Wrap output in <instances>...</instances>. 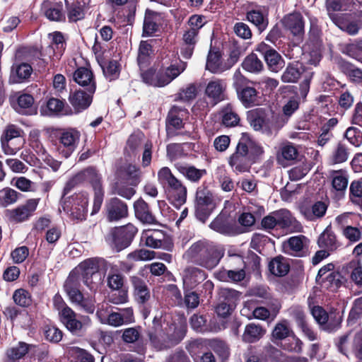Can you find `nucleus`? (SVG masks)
I'll list each match as a JSON object with an SVG mask.
<instances>
[{
	"mask_svg": "<svg viewBox=\"0 0 362 362\" xmlns=\"http://www.w3.org/2000/svg\"><path fill=\"white\" fill-rule=\"evenodd\" d=\"M293 334L286 320H283L276 325L272 332V336L276 339H284Z\"/></svg>",
	"mask_w": 362,
	"mask_h": 362,
	"instance_id": "obj_56",
	"label": "nucleus"
},
{
	"mask_svg": "<svg viewBox=\"0 0 362 362\" xmlns=\"http://www.w3.org/2000/svg\"><path fill=\"white\" fill-rule=\"evenodd\" d=\"M42 11L49 21H61L65 19L62 5L59 3L45 1L42 4Z\"/></svg>",
	"mask_w": 362,
	"mask_h": 362,
	"instance_id": "obj_33",
	"label": "nucleus"
},
{
	"mask_svg": "<svg viewBox=\"0 0 362 362\" xmlns=\"http://www.w3.org/2000/svg\"><path fill=\"white\" fill-rule=\"evenodd\" d=\"M264 334L265 330L261 326L250 323L245 328L243 341L246 343H254L259 340Z\"/></svg>",
	"mask_w": 362,
	"mask_h": 362,
	"instance_id": "obj_41",
	"label": "nucleus"
},
{
	"mask_svg": "<svg viewBox=\"0 0 362 362\" xmlns=\"http://www.w3.org/2000/svg\"><path fill=\"white\" fill-rule=\"evenodd\" d=\"M98 259L89 258L81 262L70 274L74 275L78 281L80 277L88 288L95 290L101 283Z\"/></svg>",
	"mask_w": 362,
	"mask_h": 362,
	"instance_id": "obj_5",
	"label": "nucleus"
},
{
	"mask_svg": "<svg viewBox=\"0 0 362 362\" xmlns=\"http://www.w3.org/2000/svg\"><path fill=\"white\" fill-rule=\"evenodd\" d=\"M107 219L110 221H118L128 215L127 204L118 198H112L106 203Z\"/></svg>",
	"mask_w": 362,
	"mask_h": 362,
	"instance_id": "obj_20",
	"label": "nucleus"
},
{
	"mask_svg": "<svg viewBox=\"0 0 362 362\" xmlns=\"http://www.w3.org/2000/svg\"><path fill=\"white\" fill-rule=\"evenodd\" d=\"M298 151L291 143H286L281 146L276 153V160L279 164L286 166L288 163L296 159Z\"/></svg>",
	"mask_w": 362,
	"mask_h": 362,
	"instance_id": "obj_31",
	"label": "nucleus"
},
{
	"mask_svg": "<svg viewBox=\"0 0 362 362\" xmlns=\"http://www.w3.org/2000/svg\"><path fill=\"white\" fill-rule=\"evenodd\" d=\"M354 6V0H326L325 6L327 14L331 19V14L335 11H350Z\"/></svg>",
	"mask_w": 362,
	"mask_h": 362,
	"instance_id": "obj_38",
	"label": "nucleus"
},
{
	"mask_svg": "<svg viewBox=\"0 0 362 362\" xmlns=\"http://www.w3.org/2000/svg\"><path fill=\"white\" fill-rule=\"evenodd\" d=\"M269 269L272 274L278 276H285L289 271L287 259L281 256L274 258L269 264Z\"/></svg>",
	"mask_w": 362,
	"mask_h": 362,
	"instance_id": "obj_43",
	"label": "nucleus"
},
{
	"mask_svg": "<svg viewBox=\"0 0 362 362\" xmlns=\"http://www.w3.org/2000/svg\"><path fill=\"white\" fill-rule=\"evenodd\" d=\"M226 81L221 78H213L208 82L205 88V95L214 104L226 99Z\"/></svg>",
	"mask_w": 362,
	"mask_h": 362,
	"instance_id": "obj_14",
	"label": "nucleus"
},
{
	"mask_svg": "<svg viewBox=\"0 0 362 362\" xmlns=\"http://www.w3.org/2000/svg\"><path fill=\"white\" fill-rule=\"evenodd\" d=\"M347 14H331V20L341 30L355 35L358 33L359 26L356 22L347 21Z\"/></svg>",
	"mask_w": 362,
	"mask_h": 362,
	"instance_id": "obj_29",
	"label": "nucleus"
},
{
	"mask_svg": "<svg viewBox=\"0 0 362 362\" xmlns=\"http://www.w3.org/2000/svg\"><path fill=\"white\" fill-rule=\"evenodd\" d=\"M250 159L244 140H240L235 152L229 158V165L236 173L246 172L249 169Z\"/></svg>",
	"mask_w": 362,
	"mask_h": 362,
	"instance_id": "obj_12",
	"label": "nucleus"
},
{
	"mask_svg": "<svg viewBox=\"0 0 362 362\" xmlns=\"http://www.w3.org/2000/svg\"><path fill=\"white\" fill-rule=\"evenodd\" d=\"M151 54V45L148 41H141L139 45L137 57L138 65L141 69L148 66Z\"/></svg>",
	"mask_w": 362,
	"mask_h": 362,
	"instance_id": "obj_44",
	"label": "nucleus"
},
{
	"mask_svg": "<svg viewBox=\"0 0 362 362\" xmlns=\"http://www.w3.org/2000/svg\"><path fill=\"white\" fill-rule=\"evenodd\" d=\"M79 281L73 274H69L64 284V289L71 303L87 313H93L95 301L89 296L84 295L79 290Z\"/></svg>",
	"mask_w": 362,
	"mask_h": 362,
	"instance_id": "obj_6",
	"label": "nucleus"
},
{
	"mask_svg": "<svg viewBox=\"0 0 362 362\" xmlns=\"http://www.w3.org/2000/svg\"><path fill=\"white\" fill-rule=\"evenodd\" d=\"M317 244L320 247L330 252L336 250L340 246L335 234L328 227L319 236Z\"/></svg>",
	"mask_w": 362,
	"mask_h": 362,
	"instance_id": "obj_34",
	"label": "nucleus"
},
{
	"mask_svg": "<svg viewBox=\"0 0 362 362\" xmlns=\"http://www.w3.org/2000/svg\"><path fill=\"white\" fill-rule=\"evenodd\" d=\"M327 209V204L323 202L319 201L313 204L311 206L303 207L301 209V213L307 220L315 221L317 218L323 217Z\"/></svg>",
	"mask_w": 362,
	"mask_h": 362,
	"instance_id": "obj_35",
	"label": "nucleus"
},
{
	"mask_svg": "<svg viewBox=\"0 0 362 362\" xmlns=\"http://www.w3.org/2000/svg\"><path fill=\"white\" fill-rule=\"evenodd\" d=\"M337 346L339 351L344 355H347L349 351H353L355 344L351 334L347 333L341 336L337 342Z\"/></svg>",
	"mask_w": 362,
	"mask_h": 362,
	"instance_id": "obj_52",
	"label": "nucleus"
},
{
	"mask_svg": "<svg viewBox=\"0 0 362 362\" xmlns=\"http://www.w3.org/2000/svg\"><path fill=\"white\" fill-rule=\"evenodd\" d=\"M158 235V231H145L142 234L141 242L147 247L159 248L162 246V242Z\"/></svg>",
	"mask_w": 362,
	"mask_h": 362,
	"instance_id": "obj_54",
	"label": "nucleus"
},
{
	"mask_svg": "<svg viewBox=\"0 0 362 362\" xmlns=\"http://www.w3.org/2000/svg\"><path fill=\"white\" fill-rule=\"evenodd\" d=\"M83 182L90 183L94 192L91 212V214L93 215L100 209L105 194L102 185V177L94 168L90 167L84 169L71 177L66 184L65 192L71 190L76 185Z\"/></svg>",
	"mask_w": 362,
	"mask_h": 362,
	"instance_id": "obj_2",
	"label": "nucleus"
},
{
	"mask_svg": "<svg viewBox=\"0 0 362 362\" xmlns=\"http://www.w3.org/2000/svg\"><path fill=\"white\" fill-rule=\"evenodd\" d=\"M141 174L140 169L132 164H125L117 171L120 178L129 180L133 186H136L140 182Z\"/></svg>",
	"mask_w": 362,
	"mask_h": 362,
	"instance_id": "obj_32",
	"label": "nucleus"
},
{
	"mask_svg": "<svg viewBox=\"0 0 362 362\" xmlns=\"http://www.w3.org/2000/svg\"><path fill=\"white\" fill-rule=\"evenodd\" d=\"M230 69L228 62L223 63L219 52L210 50L206 59V69L213 74H220Z\"/></svg>",
	"mask_w": 362,
	"mask_h": 362,
	"instance_id": "obj_27",
	"label": "nucleus"
},
{
	"mask_svg": "<svg viewBox=\"0 0 362 362\" xmlns=\"http://www.w3.org/2000/svg\"><path fill=\"white\" fill-rule=\"evenodd\" d=\"M135 216L143 223H154L156 218L149 210V207L144 200L139 199L134 204Z\"/></svg>",
	"mask_w": 362,
	"mask_h": 362,
	"instance_id": "obj_37",
	"label": "nucleus"
},
{
	"mask_svg": "<svg viewBox=\"0 0 362 362\" xmlns=\"http://www.w3.org/2000/svg\"><path fill=\"white\" fill-rule=\"evenodd\" d=\"M349 268L351 269L350 278L357 286L356 293H362V265L358 261H352L349 264Z\"/></svg>",
	"mask_w": 362,
	"mask_h": 362,
	"instance_id": "obj_45",
	"label": "nucleus"
},
{
	"mask_svg": "<svg viewBox=\"0 0 362 362\" xmlns=\"http://www.w3.org/2000/svg\"><path fill=\"white\" fill-rule=\"evenodd\" d=\"M33 347V345L32 344L19 341L16 345L6 350V354L8 359L6 362H16L23 358Z\"/></svg>",
	"mask_w": 362,
	"mask_h": 362,
	"instance_id": "obj_36",
	"label": "nucleus"
},
{
	"mask_svg": "<svg viewBox=\"0 0 362 362\" xmlns=\"http://www.w3.org/2000/svg\"><path fill=\"white\" fill-rule=\"evenodd\" d=\"M175 167L180 174L192 182H198L206 174V170L198 169L190 165L177 163Z\"/></svg>",
	"mask_w": 362,
	"mask_h": 362,
	"instance_id": "obj_28",
	"label": "nucleus"
},
{
	"mask_svg": "<svg viewBox=\"0 0 362 362\" xmlns=\"http://www.w3.org/2000/svg\"><path fill=\"white\" fill-rule=\"evenodd\" d=\"M80 139V133L74 129H69L62 133L59 137V152L68 158L75 151Z\"/></svg>",
	"mask_w": 362,
	"mask_h": 362,
	"instance_id": "obj_13",
	"label": "nucleus"
},
{
	"mask_svg": "<svg viewBox=\"0 0 362 362\" xmlns=\"http://www.w3.org/2000/svg\"><path fill=\"white\" fill-rule=\"evenodd\" d=\"M132 282L134 288L136 300L141 303L146 302L150 298V293L146 283L136 276L132 278Z\"/></svg>",
	"mask_w": 362,
	"mask_h": 362,
	"instance_id": "obj_42",
	"label": "nucleus"
},
{
	"mask_svg": "<svg viewBox=\"0 0 362 362\" xmlns=\"http://www.w3.org/2000/svg\"><path fill=\"white\" fill-rule=\"evenodd\" d=\"M124 277L119 273L110 272L107 277V285L112 291L123 289Z\"/></svg>",
	"mask_w": 362,
	"mask_h": 362,
	"instance_id": "obj_59",
	"label": "nucleus"
},
{
	"mask_svg": "<svg viewBox=\"0 0 362 362\" xmlns=\"http://www.w3.org/2000/svg\"><path fill=\"white\" fill-rule=\"evenodd\" d=\"M206 278V274L202 269L189 267L184 269L182 272L183 285L187 288H194L199 284L204 281Z\"/></svg>",
	"mask_w": 362,
	"mask_h": 362,
	"instance_id": "obj_21",
	"label": "nucleus"
},
{
	"mask_svg": "<svg viewBox=\"0 0 362 362\" xmlns=\"http://www.w3.org/2000/svg\"><path fill=\"white\" fill-rule=\"evenodd\" d=\"M59 317L67 329L75 334L83 332L92 324L89 316L81 315L78 319L77 314L71 308L65 309Z\"/></svg>",
	"mask_w": 362,
	"mask_h": 362,
	"instance_id": "obj_10",
	"label": "nucleus"
},
{
	"mask_svg": "<svg viewBox=\"0 0 362 362\" xmlns=\"http://www.w3.org/2000/svg\"><path fill=\"white\" fill-rule=\"evenodd\" d=\"M247 120L254 130L266 134L277 132L282 126L279 124V116L271 110L257 108L247 112Z\"/></svg>",
	"mask_w": 362,
	"mask_h": 362,
	"instance_id": "obj_4",
	"label": "nucleus"
},
{
	"mask_svg": "<svg viewBox=\"0 0 362 362\" xmlns=\"http://www.w3.org/2000/svg\"><path fill=\"white\" fill-rule=\"evenodd\" d=\"M33 71L30 65L26 63L13 66L12 68V77L13 82L21 83L23 79L28 78Z\"/></svg>",
	"mask_w": 362,
	"mask_h": 362,
	"instance_id": "obj_48",
	"label": "nucleus"
},
{
	"mask_svg": "<svg viewBox=\"0 0 362 362\" xmlns=\"http://www.w3.org/2000/svg\"><path fill=\"white\" fill-rule=\"evenodd\" d=\"M332 189L339 194H344L349 184V176L345 170L332 171L330 173Z\"/></svg>",
	"mask_w": 362,
	"mask_h": 362,
	"instance_id": "obj_30",
	"label": "nucleus"
},
{
	"mask_svg": "<svg viewBox=\"0 0 362 362\" xmlns=\"http://www.w3.org/2000/svg\"><path fill=\"white\" fill-rule=\"evenodd\" d=\"M238 96L245 106H251L257 100V91L253 87L245 86L238 91Z\"/></svg>",
	"mask_w": 362,
	"mask_h": 362,
	"instance_id": "obj_49",
	"label": "nucleus"
},
{
	"mask_svg": "<svg viewBox=\"0 0 362 362\" xmlns=\"http://www.w3.org/2000/svg\"><path fill=\"white\" fill-rule=\"evenodd\" d=\"M311 313L316 322L322 326L324 329L329 332L333 330V328H332L329 324H327L329 316L327 312L322 307H313L311 310Z\"/></svg>",
	"mask_w": 362,
	"mask_h": 362,
	"instance_id": "obj_50",
	"label": "nucleus"
},
{
	"mask_svg": "<svg viewBox=\"0 0 362 362\" xmlns=\"http://www.w3.org/2000/svg\"><path fill=\"white\" fill-rule=\"evenodd\" d=\"M244 52L245 49L237 42H234L230 45L229 48V57L227 62L230 68L239 60Z\"/></svg>",
	"mask_w": 362,
	"mask_h": 362,
	"instance_id": "obj_61",
	"label": "nucleus"
},
{
	"mask_svg": "<svg viewBox=\"0 0 362 362\" xmlns=\"http://www.w3.org/2000/svg\"><path fill=\"white\" fill-rule=\"evenodd\" d=\"M157 252L146 249H139L134 250L127 255V259L134 262L148 261L156 258Z\"/></svg>",
	"mask_w": 362,
	"mask_h": 362,
	"instance_id": "obj_55",
	"label": "nucleus"
},
{
	"mask_svg": "<svg viewBox=\"0 0 362 362\" xmlns=\"http://www.w3.org/2000/svg\"><path fill=\"white\" fill-rule=\"evenodd\" d=\"M13 299L17 305L21 307H28L31 305L32 303L31 295L28 291L23 288H19L15 291L13 295Z\"/></svg>",
	"mask_w": 362,
	"mask_h": 362,
	"instance_id": "obj_62",
	"label": "nucleus"
},
{
	"mask_svg": "<svg viewBox=\"0 0 362 362\" xmlns=\"http://www.w3.org/2000/svg\"><path fill=\"white\" fill-rule=\"evenodd\" d=\"M144 141V135L141 132L132 134L127 142L126 150L132 153H136L141 147Z\"/></svg>",
	"mask_w": 362,
	"mask_h": 362,
	"instance_id": "obj_53",
	"label": "nucleus"
},
{
	"mask_svg": "<svg viewBox=\"0 0 362 362\" xmlns=\"http://www.w3.org/2000/svg\"><path fill=\"white\" fill-rule=\"evenodd\" d=\"M282 344V348L288 351L300 353L302 351L303 342L293 333Z\"/></svg>",
	"mask_w": 362,
	"mask_h": 362,
	"instance_id": "obj_64",
	"label": "nucleus"
},
{
	"mask_svg": "<svg viewBox=\"0 0 362 362\" xmlns=\"http://www.w3.org/2000/svg\"><path fill=\"white\" fill-rule=\"evenodd\" d=\"M278 227L288 233H300L303 230L301 223L286 209L275 211Z\"/></svg>",
	"mask_w": 362,
	"mask_h": 362,
	"instance_id": "obj_16",
	"label": "nucleus"
},
{
	"mask_svg": "<svg viewBox=\"0 0 362 362\" xmlns=\"http://www.w3.org/2000/svg\"><path fill=\"white\" fill-rule=\"evenodd\" d=\"M136 232V228L132 224H127L117 228L114 233L115 243L119 250L127 247L131 243Z\"/></svg>",
	"mask_w": 362,
	"mask_h": 362,
	"instance_id": "obj_22",
	"label": "nucleus"
},
{
	"mask_svg": "<svg viewBox=\"0 0 362 362\" xmlns=\"http://www.w3.org/2000/svg\"><path fill=\"white\" fill-rule=\"evenodd\" d=\"M240 121L239 116L228 105L223 110L222 123L226 127H235Z\"/></svg>",
	"mask_w": 362,
	"mask_h": 362,
	"instance_id": "obj_58",
	"label": "nucleus"
},
{
	"mask_svg": "<svg viewBox=\"0 0 362 362\" xmlns=\"http://www.w3.org/2000/svg\"><path fill=\"white\" fill-rule=\"evenodd\" d=\"M158 15L151 11L147 10L145 14L143 25V36H153L158 30L157 20Z\"/></svg>",
	"mask_w": 362,
	"mask_h": 362,
	"instance_id": "obj_39",
	"label": "nucleus"
},
{
	"mask_svg": "<svg viewBox=\"0 0 362 362\" xmlns=\"http://www.w3.org/2000/svg\"><path fill=\"white\" fill-rule=\"evenodd\" d=\"M247 19L254 24L259 31L264 30L268 25V20L259 10H251L247 13Z\"/></svg>",
	"mask_w": 362,
	"mask_h": 362,
	"instance_id": "obj_47",
	"label": "nucleus"
},
{
	"mask_svg": "<svg viewBox=\"0 0 362 362\" xmlns=\"http://www.w3.org/2000/svg\"><path fill=\"white\" fill-rule=\"evenodd\" d=\"M286 29L295 36H301L304 33V21L299 13H293L287 15L283 20Z\"/></svg>",
	"mask_w": 362,
	"mask_h": 362,
	"instance_id": "obj_26",
	"label": "nucleus"
},
{
	"mask_svg": "<svg viewBox=\"0 0 362 362\" xmlns=\"http://www.w3.org/2000/svg\"><path fill=\"white\" fill-rule=\"evenodd\" d=\"M158 182L163 185L169 202L180 209L187 200V189L181 180L177 179L168 167H163L158 171Z\"/></svg>",
	"mask_w": 362,
	"mask_h": 362,
	"instance_id": "obj_3",
	"label": "nucleus"
},
{
	"mask_svg": "<svg viewBox=\"0 0 362 362\" xmlns=\"http://www.w3.org/2000/svg\"><path fill=\"white\" fill-rule=\"evenodd\" d=\"M70 190L65 192L62 199L61 206L62 210L69 215L72 218L83 220L86 218L88 211V197L86 192L75 194L71 197H66V194Z\"/></svg>",
	"mask_w": 362,
	"mask_h": 362,
	"instance_id": "obj_7",
	"label": "nucleus"
},
{
	"mask_svg": "<svg viewBox=\"0 0 362 362\" xmlns=\"http://www.w3.org/2000/svg\"><path fill=\"white\" fill-rule=\"evenodd\" d=\"M93 95L89 92H84L83 90H76L70 94L69 100L73 106L76 112H80L88 108L93 99Z\"/></svg>",
	"mask_w": 362,
	"mask_h": 362,
	"instance_id": "obj_24",
	"label": "nucleus"
},
{
	"mask_svg": "<svg viewBox=\"0 0 362 362\" xmlns=\"http://www.w3.org/2000/svg\"><path fill=\"white\" fill-rule=\"evenodd\" d=\"M223 250L206 240L194 243L184 254L188 261L194 262L208 269L214 268L223 257Z\"/></svg>",
	"mask_w": 362,
	"mask_h": 362,
	"instance_id": "obj_1",
	"label": "nucleus"
},
{
	"mask_svg": "<svg viewBox=\"0 0 362 362\" xmlns=\"http://www.w3.org/2000/svg\"><path fill=\"white\" fill-rule=\"evenodd\" d=\"M240 140H244V144L247 147V153L250 159L259 157L264 153L263 147L259 144L245 137H243Z\"/></svg>",
	"mask_w": 362,
	"mask_h": 362,
	"instance_id": "obj_60",
	"label": "nucleus"
},
{
	"mask_svg": "<svg viewBox=\"0 0 362 362\" xmlns=\"http://www.w3.org/2000/svg\"><path fill=\"white\" fill-rule=\"evenodd\" d=\"M39 202V198L30 199L24 205L11 210L9 213L11 220L16 223L26 221L36 210Z\"/></svg>",
	"mask_w": 362,
	"mask_h": 362,
	"instance_id": "obj_18",
	"label": "nucleus"
},
{
	"mask_svg": "<svg viewBox=\"0 0 362 362\" xmlns=\"http://www.w3.org/2000/svg\"><path fill=\"white\" fill-rule=\"evenodd\" d=\"M19 193L11 188L0 190V203L4 206L14 204L18 199Z\"/></svg>",
	"mask_w": 362,
	"mask_h": 362,
	"instance_id": "obj_57",
	"label": "nucleus"
},
{
	"mask_svg": "<svg viewBox=\"0 0 362 362\" xmlns=\"http://www.w3.org/2000/svg\"><path fill=\"white\" fill-rule=\"evenodd\" d=\"M185 336V329L184 327H175L174 325H171L163 332L151 335L150 339L153 346L156 349L161 351L177 344Z\"/></svg>",
	"mask_w": 362,
	"mask_h": 362,
	"instance_id": "obj_8",
	"label": "nucleus"
},
{
	"mask_svg": "<svg viewBox=\"0 0 362 362\" xmlns=\"http://www.w3.org/2000/svg\"><path fill=\"white\" fill-rule=\"evenodd\" d=\"M243 68L250 73H259L263 69L262 61L254 53L247 56L242 63Z\"/></svg>",
	"mask_w": 362,
	"mask_h": 362,
	"instance_id": "obj_46",
	"label": "nucleus"
},
{
	"mask_svg": "<svg viewBox=\"0 0 362 362\" xmlns=\"http://www.w3.org/2000/svg\"><path fill=\"white\" fill-rule=\"evenodd\" d=\"M66 15L69 22H76L84 18L85 9L90 0H64Z\"/></svg>",
	"mask_w": 362,
	"mask_h": 362,
	"instance_id": "obj_19",
	"label": "nucleus"
},
{
	"mask_svg": "<svg viewBox=\"0 0 362 362\" xmlns=\"http://www.w3.org/2000/svg\"><path fill=\"white\" fill-rule=\"evenodd\" d=\"M256 50L259 52L264 57L269 69L274 72L279 71L284 66V60L280 54L265 43L259 44Z\"/></svg>",
	"mask_w": 362,
	"mask_h": 362,
	"instance_id": "obj_17",
	"label": "nucleus"
},
{
	"mask_svg": "<svg viewBox=\"0 0 362 362\" xmlns=\"http://www.w3.org/2000/svg\"><path fill=\"white\" fill-rule=\"evenodd\" d=\"M215 206L212 193L206 188L200 187L196 193L195 214L197 218L204 222Z\"/></svg>",
	"mask_w": 362,
	"mask_h": 362,
	"instance_id": "obj_11",
	"label": "nucleus"
},
{
	"mask_svg": "<svg viewBox=\"0 0 362 362\" xmlns=\"http://www.w3.org/2000/svg\"><path fill=\"white\" fill-rule=\"evenodd\" d=\"M349 152L346 146L342 144H338L332 155L333 163H341L347 160Z\"/></svg>",
	"mask_w": 362,
	"mask_h": 362,
	"instance_id": "obj_63",
	"label": "nucleus"
},
{
	"mask_svg": "<svg viewBox=\"0 0 362 362\" xmlns=\"http://www.w3.org/2000/svg\"><path fill=\"white\" fill-rule=\"evenodd\" d=\"M199 33L185 28L182 35V44L180 53L185 59H189L198 41Z\"/></svg>",
	"mask_w": 362,
	"mask_h": 362,
	"instance_id": "obj_25",
	"label": "nucleus"
},
{
	"mask_svg": "<svg viewBox=\"0 0 362 362\" xmlns=\"http://www.w3.org/2000/svg\"><path fill=\"white\" fill-rule=\"evenodd\" d=\"M74 80L79 86L86 88L90 94H94L96 89L95 81L92 71L85 67L76 69L74 74Z\"/></svg>",
	"mask_w": 362,
	"mask_h": 362,
	"instance_id": "obj_23",
	"label": "nucleus"
},
{
	"mask_svg": "<svg viewBox=\"0 0 362 362\" xmlns=\"http://www.w3.org/2000/svg\"><path fill=\"white\" fill-rule=\"evenodd\" d=\"M23 131L13 124L6 127L1 136V145L3 151L7 155H13L23 147L25 139L21 136Z\"/></svg>",
	"mask_w": 362,
	"mask_h": 362,
	"instance_id": "obj_9",
	"label": "nucleus"
},
{
	"mask_svg": "<svg viewBox=\"0 0 362 362\" xmlns=\"http://www.w3.org/2000/svg\"><path fill=\"white\" fill-rule=\"evenodd\" d=\"M185 62H180L177 65H171L167 68L160 69L156 72V82L154 86L163 87L169 84L173 79L177 78L186 69Z\"/></svg>",
	"mask_w": 362,
	"mask_h": 362,
	"instance_id": "obj_15",
	"label": "nucleus"
},
{
	"mask_svg": "<svg viewBox=\"0 0 362 362\" xmlns=\"http://www.w3.org/2000/svg\"><path fill=\"white\" fill-rule=\"evenodd\" d=\"M51 39L50 47L53 50L54 54L58 57L62 54L64 49V37L59 32H55L49 35Z\"/></svg>",
	"mask_w": 362,
	"mask_h": 362,
	"instance_id": "obj_51",
	"label": "nucleus"
},
{
	"mask_svg": "<svg viewBox=\"0 0 362 362\" xmlns=\"http://www.w3.org/2000/svg\"><path fill=\"white\" fill-rule=\"evenodd\" d=\"M309 243L308 239L304 235L293 236L288 240V246L291 254L294 256H303L305 253V248Z\"/></svg>",
	"mask_w": 362,
	"mask_h": 362,
	"instance_id": "obj_40",
	"label": "nucleus"
}]
</instances>
